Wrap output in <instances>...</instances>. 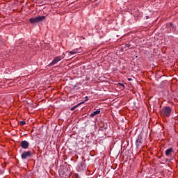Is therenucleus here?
I'll use <instances>...</instances> for the list:
<instances>
[{
    "mask_svg": "<svg viewBox=\"0 0 178 178\" xmlns=\"http://www.w3.org/2000/svg\"><path fill=\"white\" fill-rule=\"evenodd\" d=\"M172 113V108L170 106H165L161 111V115L163 118H169Z\"/></svg>",
    "mask_w": 178,
    "mask_h": 178,
    "instance_id": "1",
    "label": "nucleus"
},
{
    "mask_svg": "<svg viewBox=\"0 0 178 178\" xmlns=\"http://www.w3.org/2000/svg\"><path fill=\"white\" fill-rule=\"evenodd\" d=\"M42 20H45V16H38L29 19V22L32 24H35V23H40V22H42Z\"/></svg>",
    "mask_w": 178,
    "mask_h": 178,
    "instance_id": "2",
    "label": "nucleus"
},
{
    "mask_svg": "<svg viewBox=\"0 0 178 178\" xmlns=\"http://www.w3.org/2000/svg\"><path fill=\"white\" fill-rule=\"evenodd\" d=\"M65 58V53H63L62 56H58L54 58L52 62L49 65V66H54V65H56L58 62H60V60Z\"/></svg>",
    "mask_w": 178,
    "mask_h": 178,
    "instance_id": "3",
    "label": "nucleus"
},
{
    "mask_svg": "<svg viewBox=\"0 0 178 178\" xmlns=\"http://www.w3.org/2000/svg\"><path fill=\"white\" fill-rule=\"evenodd\" d=\"M141 144H143V138H141V136H139L136 140V148H140Z\"/></svg>",
    "mask_w": 178,
    "mask_h": 178,
    "instance_id": "4",
    "label": "nucleus"
},
{
    "mask_svg": "<svg viewBox=\"0 0 178 178\" xmlns=\"http://www.w3.org/2000/svg\"><path fill=\"white\" fill-rule=\"evenodd\" d=\"M31 156V152L30 151L24 152L22 155V159H26V158H30Z\"/></svg>",
    "mask_w": 178,
    "mask_h": 178,
    "instance_id": "5",
    "label": "nucleus"
},
{
    "mask_svg": "<svg viewBox=\"0 0 178 178\" xmlns=\"http://www.w3.org/2000/svg\"><path fill=\"white\" fill-rule=\"evenodd\" d=\"M29 142H27L26 140H23L22 142H21V147L22 148H24V149H27V148H29Z\"/></svg>",
    "mask_w": 178,
    "mask_h": 178,
    "instance_id": "6",
    "label": "nucleus"
},
{
    "mask_svg": "<svg viewBox=\"0 0 178 178\" xmlns=\"http://www.w3.org/2000/svg\"><path fill=\"white\" fill-rule=\"evenodd\" d=\"M99 113H101V109H97V111H95L93 113H92L90 115V118H94V116H95V115H99Z\"/></svg>",
    "mask_w": 178,
    "mask_h": 178,
    "instance_id": "7",
    "label": "nucleus"
},
{
    "mask_svg": "<svg viewBox=\"0 0 178 178\" xmlns=\"http://www.w3.org/2000/svg\"><path fill=\"white\" fill-rule=\"evenodd\" d=\"M80 51V49H74V50L69 52L70 55H76V54H79Z\"/></svg>",
    "mask_w": 178,
    "mask_h": 178,
    "instance_id": "8",
    "label": "nucleus"
},
{
    "mask_svg": "<svg viewBox=\"0 0 178 178\" xmlns=\"http://www.w3.org/2000/svg\"><path fill=\"white\" fill-rule=\"evenodd\" d=\"M173 152V148L170 147L169 149H167L165 150V155L166 156H169V155H170V154Z\"/></svg>",
    "mask_w": 178,
    "mask_h": 178,
    "instance_id": "9",
    "label": "nucleus"
},
{
    "mask_svg": "<svg viewBox=\"0 0 178 178\" xmlns=\"http://www.w3.org/2000/svg\"><path fill=\"white\" fill-rule=\"evenodd\" d=\"M19 124H20L21 126H24V124H26V121H20V122H19Z\"/></svg>",
    "mask_w": 178,
    "mask_h": 178,
    "instance_id": "10",
    "label": "nucleus"
},
{
    "mask_svg": "<svg viewBox=\"0 0 178 178\" xmlns=\"http://www.w3.org/2000/svg\"><path fill=\"white\" fill-rule=\"evenodd\" d=\"M79 168H81V170H83L84 169V165L83 164V163H80L79 164Z\"/></svg>",
    "mask_w": 178,
    "mask_h": 178,
    "instance_id": "11",
    "label": "nucleus"
},
{
    "mask_svg": "<svg viewBox=\"0 0 178 178\" xmlns=\"http://www.w3.org/2000/svg\"><path fill=\"white\" fill-rule=\"evenodd\" d=\"M78 106H74L73 107L71 108V111H74L76 108H77Z\"/></svg>",
    "mask_w": 178,
    "mask_h": 178,
    "instance_id": "12",
    "label": "nucleus"
},
{
    "mask_svg": "<svg viewBox=\"0 0 178 178\" xmlns=\"http://www.w3.org/2000/svg\"><path fill=\"white\" fill-rule=\"evenodd\" d=\"M168 26L169 27H173V24H172V22H170V23H169V24H168Z\"/></svg>",
    "mask_w": 178,
    "mask_h": 178,
    "instance_id": "13",
    "label": "nucleus"
},
{
    "mask_svg": "<svg viewBox=\"0 0 178 178\" xmlns=\"http://www.w3.org/2000/svg\"><path fill=\"white\" fill-rule=\"evenodd\" d=\"M3 175V170H0V176H2Z\"/></svg>",
    "mask_w": 178,
    "mask_h": 178,
    "instance_id": "14",
    "label": "nucleus"
},
{
    "mask_svg": "<svg viewBox=\"0 0 178 178\" xmlns=\"http://www.w3.org/2000/svg\"><path fill=\"white\" fill-rule=\"evenodd\" d=\"M133 79L131 78H128V81H131Z\"/></svg>",
    "mask_w": 178,
    "mask_h": 178,
    "instance_id": "15",
    "label": "nucleus"
},
{
    "mask_svg": "<svg viewBox=\"0 0 178 178\" xmlns=\"http://www.w3.org/2000/svg\"><path fill=\"white\" fill-rule=\"evenodd\" d=\"M88 99V97L87 96H86L85 101H87Z\"/></svg>",
    "mask_w": 178,
    "mask_h": 178,
    "instance_id": "16",
    "label": "nucleus"
},
{
    "mask_svg": "<svg viewBox=\"0 0 178 178\" xmlns=\"http://www.w3.org/2000/svg\"><path fill=\"white\" fill-rule=\"evenodd\" d=\"M81 104H84V102H81Z\"/></svg>",
    "mask_w": 178,
    "mask_h": 178,
    "instance_id": "17",
    "label": "nucleus"
}]
</instances>
